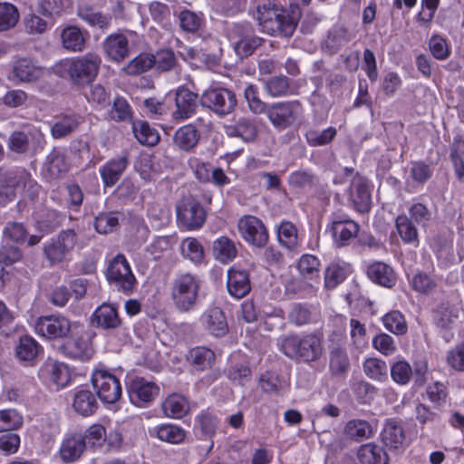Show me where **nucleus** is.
<instances>
[{
    "label": "nucleus",
    "instance_id": "1",
    "mask_svg": "<svg viewBox=\"0 0 464 464\" xmlns=\"http://www.w3.org/2000/svg\"><path fill=\"white\" fill-rule=\"evenodd\" d=\"M199 282L190 273L177 276L171 282L170 296L177 310L181 313L190 311L198 298Z\"/></svg>",
    "mask_w": 464,
    "mask_h": 464
},
{
    "label": "nucleus",
    "instance_id": "2",
    "mask_svg": "<svg viewBox=\"0 0 464 464\" xmlns=\"http://www.w3.org/2000/svg\"><path fill=\"white\" fill-rule=\"evenodd\" d=\"M281 351L291 359H300L309 362L317 360L322 354L321 340L314 334L304 337L289 335L281 343Z\"/></svg>",
    "mask_w": 464,
    "mask_h": 464
},
{
    "label": "nucleus",
    "instance_id": "3",
    "mask_svg": "<svg viewBox=\"0 0 464 464\" xmlns=\"http://www.w3.org/2000/svg\"><path fill=\"white\" fill-rule=\"evenodd\" d=\"M101 63L99 55L89 53L68 61L64 68L74 84L85 85L96 78Z\"/></svg>",
    "mask_w": 464,
    "mask_h": 464
},
{
    "label": "nucleus",
    "instance_id": "4",
    "mask_svg": "<svg viewBox=\"0 0 464 464\" xmlns=\"http://www.w3.org/2000/svg\"><path fill=\"white\" fill-rule=\"evenodd\" d=\"M176 213L179 225L188 230L198 229L206 221L204 208L191 195L184 196L177 202Z\"/></svg>",
    "mask_w": 464,
    "mask_h": 464
},
{
    "label": "nucleus",
    "instance_id": "5",
    "mask_svg": "<svg viewBox=\"0 0 464 464\" xmlns=\"http://www.w3.org/2000/svg\"><path fill=\"white\" fill-rule=\"evenodd\" d=\"M199 102L218 116L230 114L237 104L236 94L231 90L218 87L206 90Z\"/></svg>",
    "mask_w": 464,
    "mask_h": 464
},
{
    "label": "nucleus",
    "instance_id": "6",
    "mask_svg": "<svg viewBox=\"0 0 464 464\" xmlns=\"http://www.w3.org/2000/svg\"><path fill=\"white\" fill-rule=\"evenodd\" d=\"M73 323L63 315H49L39 317L34 325L37 334L47 340L62 341L70 337Z\"/></svg>",
    "mask_w": 464,
    "mask_h": 464
},
{
    "label": "nucleus",
    "instance_id": "7",
    "mask_svg": "<svg viewBox=\"0 0 464 464\" xmlns=\"http://www.w3.org/2000/svg\"><path fill=\"white\" fill-rule=\"evenodd\" d=\"M107 280L119 291L126 294L132 292L136 278L130 266L123 255H117L110 263L107 272Z\"/></svg>",
    "mask_w": 464,
    "mask_h": 464
},
{
    "label": "nucleus",
    "instance_id": "8",
    "mask_svg": "<svg viewBox=\"0 0 464 464\" xmlns=\"http://www.w3.org/2000/svg\"><path fill=\"white\" fill-rule=\"evenodd\" d=\"M301 111L302 106L299 102H281L269 105L266 115L274 127L285 130L297 121Z\"/></svg>",
    "mask_w": 464,
    "mask_h": 464
},
{
    "label": "nucleus",
    "instance_id": "9",
    "mask_svg": "<svg viewBox=\"0 0 464 464\" xmlns=\"http://www.w3.org/2000/svg\"><path fill=\"white\" fill-rule=\"evenodd\" d=\"M76 243L77 235L73 229L63 230L56 238L44 245V255L52 265L59 264L74 248Z\"/></svg>",
    "mask_w": 464,
    "mask_h": 464
},
{
    "label": "nucleus",
    "instance_id": "10",
    "mask_svg": "<svg viewBox=\"0 0 464 464\" xmlns=\"http://www.w3.org/2000/svg\"><path fill=\"white\" fill-rule=\"evenodd\" d=\"M92 383L101 401L105 403H114L121 396L119 379L107 371H95L92 377Z\"/></svg>",
    "mask_w": 464,
    "mask_h": 464
},
{
    "label": "nucleus",
    "instance_id": "11",
    "mask_svg": "<svg viewBox=\"0 0 464 464\" xmlns=\"http://www.w3.org/2000/svg\"><path fill=\"white\" fill-rule=\"evenodd\" d=\"M28 179V171L24 168L0 169V204L5 205L16 198L22 189V183Z\"/></svg>",
    "mask_w": 464,
    "mask_h": 464
},
{
    "label": "nucleus",
    "instance_id": "12",
    "mask_svg": "<svg viewBox=\"0 0 464 464\" xmlns=\"http://www.w3.org/2000/svg\"><path fill=\"white\" fill-rule=\"evenodd\" d=\"M238 231L248 244L264 247L268 241V233L264 223L256 217L245 216L238 220Z\"/></svg>",
    "mask_w": 464,
    "mask_h": 464
},
{
    "label": "nucleus",
    "instance_id": "13",
    "mask_svg": "<svg viewBox=\"0 0 464 464\" xmlns=\"http://www.w3.org/2000/svg\"><path fill=\"white\" fill-rule=\"evenodd\" d=\"M198 95L186 87H179L175 94V111L172 118L175 121H184L196 114L198 108Z\"/></svg>",
    "mask_w": 464,
    "mask_h": 464
},
{
    "label": "nucleus",
    "instance_id": "14",
    "mask_svg": "<svg viewBox=\"0 0 464 464\" xmlns=\"http://www.w3.org/2000/svg\"><path fill=\"white\" fill-rule=\"evenodd\" d=\"M301 13L298 7H292L291 12L280 8V10L271 17L275 22L274 29L265 30L264 32L271 35H280L290 37L295 31Z\"/></svg>",
    "mask_w": 464,
    "mask_h": 464
},
{
    "label": "nucleus",
    "instance_id": "15",
    "mask_svg": "<svg viewBox=\"0 0 464 464\" xmlns=\"http://www.w3.org/2000/svg\"><path fill=\"white\" fill-rule=\"evenodd\" d=\"M330 231L337 246H347L359 232V225L353 220L334 215L331 223Z\"/></svg>",
    "mask_w": 464,
    "mask_h": 464
},
{
    "label": "nucleus",
    "instance_id": "16",
    "mask_svg": "<svg viewBox=\"0 0 464 464\" xmlns=\"http://www.w3.org/2000/svg\"><path fill=\"white\" fill-rule=\"evenodd\" d=\"M350 198L354 208L360 213H366L371 208L372 198L368 181L359 174H355L350 187Z\"/></svg>",
    "mask_w": 464,
    "mask_h": 464
},
{
    "label": "nucleus",
    "instance_id": "17",
    "mask_svg": "<svg viewBox=\"0 0 464 464\" xmlns=\"http://www.w3.org/2000/svg\"><path fill=\"white\" fill-rule=\"evenodd\" d=\"M59 349L66 356L82 361H87L92 355L90 341L82 336L73 337L72 334L62 343Z\"/></svg>",
    "mask_w": 464,
    "mask_h": 464
},
{
    "label": "nucleus",
    "instance_id": "18",
    "mask_svg": "<svg viewBox=\"0 0 464 464\" xmlns=\"http://www.w3.org/2000/svg\"><path fill=\"white\" fill-rule=\"evenodd\" d=\"M158 386L144 379L133 380L129 387L130 401L136 406H142L143 403L151 401L158 395Z\"/></svg>",
    "mask_w": 464,
    "mask_h": 464
},
{
    "label": "nucleus",
    "instance_id": "19",
    "mask_svg": "<svg viewBox=\"0 0 464 464\" xmlns=\"http://www.w3.org/2000/svg\"><path fill=\"white\" fill-rule=\"evenodd\" d=\"M91 321L93 325L105 330L115 329L121 324L117 309L112 304L106 303L94 311Z\"/></svg>",
    "mask_w": 464,
    "mask_h": 464
},
{
    "label": "nucleus",
    "instance_id": "20",
    "mask_svg": "<svg viewBox=\"0 0 464 464\" xmlns=\"http://www.w3.org/2000/svg\"><path fill=\"white\" fill-rule=\"evenodd\" d=\"M82 123L78 114H61L55 117L51 127V134L54 139H63L75 132Z\"/></svg>",
    "mask_w": 464,
    "mask_h": 464
},
{
    "label": "nucleus",
    "instance_id": "21",
    "mask_svg": "<svg viewBox=\"0 0 464 464\" xmlns=\"http://www.w3.org/2000/svg\"><path fill=\"white\" fill-rule=\"evenodd\" d=\"M103 49L107 56L114 62H121L130 53L128 39L122 34L108 36L104 41Z\"/></svg>",
    "mask_w": 464,
    "mask_h": 464
},
{
    "label": "nucleus",
    "instance_id": "22",
    "mask_svg": "<svg viewBox=\"0 0 464 464\" xmlns=\"http://www.w3.org/2000/svg\"><path fill=\"white\" fill-rule=\"evenodd\" d=\"M227 286L232 296L238 299L244 297L251 289L248 273L231 268L227 273Z\"/></svg>",
    "mask_w": 464,
    "mask_h": 464
},
{
    "label": "nucleus",
    "instance_id": "23",
    "mask_svg": "<svg viewBox=\"0 0 464 464\" xmlns=\"http://www.w3.org/2000/svg\"><path fill=\"white\" fill-rule=\"evenodd\" d=\"M202 320L208 331L217 336L222 337L228 332V325L224 312L218 307L209 308L205 312Z\"/></svg>",
    "mask_w": 464,
    "mask_h": 464
},
{
    "label": "nucleus",
    "instance_id": "24",
    "mask_svg": "<svg viewBox=\"0 0 464 464\" xmlns=\"http://www.w3.org/2000/svg\"><path fill=\"white\" fill-rule=\"evenodd\" d=\"M40 372L43 377L50 379L58 387H64L70 381L68 367L52 359L45 361Z\"/></svg>",
    "mask_w": 464,
    "mask_h": 464
},
{
    "label": "nucleus",
    "instance_id": "25",
    "mask_svg": "<svg viewBox=\"0 0 464 464\" xmlns=\"http://www.w3.org/2000/svg\"><path fill=\"white\" fill-rule=\"evenodd\" d=\"M128 164L129 157L127 154H123L120 158L113 159L107 162L101 169V176L105 186H114L121 179Z\"/></svg>",
    "mask_w": 464,
    "mask_h": 464
},
{
    "label": "nucleus",
    "instance_id": "26",
    "mask_svg": "<svg viewBox=\"0 0 464 464\" xmlns=\"http://www.w3.org/2000/svg\"><path fill=\"white\" fill-rule=\"evenodd\" d=\"M383 445L390 450H399L403 448L405 435L402 427L394 420L386 422L382 434Z\"/></svg>",
    "mask_w": 464,
    "mask_h": 464
},
{
    "label": "nucleus",
    "instance_id": "27",
    "mask_svg": "<svg viewBox=\"0 0 464 464\" xmlns=\"http://www.w3.org/2000/svg\"><path fill=\"white\" fill-rule=\"evenodd\" d=\"M200 139L199 131L192 124H187L179 127L174 135V144L181 150L190 151L193 150Z\"/></svg>",
    "mask_w": 464,
    "mask_h": 464
},
{
    "label": "nucleus",
    "instance_id": "28",
    "mask_svg": "<svg viewBox=\"0 0 464 464\" xmlns=\"http://www.w3.org/2000/svg\"><path fill=\"white\" fill-rule=\"evenodd\" d=\"M361 464H388L389 457L386 451L375 443L362 445L357 452Z\"/></svg>",
    "mask_w": 464,
    "mask_h": 464
},
{
    "label": "nucleus",
    "instance_id": "29",
    "mask_svg": "<svg viewBox=\"0 0 464 464\" xmlns=\"http://www.w3.org/2000/svg\"><path fill=\"white\" fill-rule=\"evenodd\" d=\"M77 14L91 26L98 27L102 30L110 26L111 20L110 14H104L87 4L78 5Z\"/></svg>",
    "mask_w": 464,
    "mask_h": 464
},
{
    "label": "nucleus",
    "instance_id": "30",
    "mask_svg": "<svg viewBox=\"0 0 464 464\" xmlns=\"http://www.w3.org/2000/svg\"><path fill=\"white\" fill-rule=\"evenodd\" d=\"M13 71L14 76L23 82H34L43 74V69L28 58L15 61Z\"/></svg>",
    "mask_w": 464,
    "mask_h": 464
},
{
    "label": "nucleus",
    "instance_id": "31",
    "mask_svg": "<svg viewBox=\"0 0 464 464\" xmlns=\"http://www.w3.org/2000/svg\"><path fill=\"white\" fill-rule=\"evenodd\" d=\"M72 407L82 416H90L98 409L95 395L88 390H79L74 393Z\"/></svg>",
    "mask_w": 464,
    "mask_h": 464
},
{
    "label": "nucleus",
    "instance_id": "32",
    "mask_svg": "<svg viewBox=\"0 0 464 464\" xmlns=\"http://www.w3.org/2000/svg\"><path fill=\"white\" fill-rule=\"evenodd\" d=\"M367 274L370 279L385 287H392L396 282L393 269L382 262L371 265L368 267Z\"/></svg>",
    "mask_w": 464,
    "mask_h": 464
},
{
    "label": "nucleus",
    "instance_id": "33",
    "mask_svg": "<svg viewBox=\"0 0 464 464\" xmlns=\"http://www.w3.org/2000/svg\"><path fill=\"white\" fill-rule=\"evenodd\" d=\"M86 446L84 438L81 435H74L63 440L60 455L64 462H72L79 459Z\"/></svg>",
    "mask_w": 464,
    "mask_h": 464
},
{
    "label": "nucleus",
    "instance_id": "34",
    "mask_svg": "<svg viewBox=\"0 0 464 464\" xmlns=\"http://www.w3.org/2000/svg\"><path fill=\"white\" fill-rule=\"evenodd\" d=\"M132 130L135 138L142 145L153 147L157 145L160 140L158 130L145 121H134L132 123Z\"/></svg>",
    "mask_w": 464,
    "mask_h": 464
},
{
    "label": "nucleus",
    "instance_id": "35",
    "mask_svg": "<svg viewBox=\"0 0 464 464\" xmlns=\"http://www.w3.org/2000/svg\"><path fill=\"white\" fill-rule=\"evenodd\" d=\"M227 133L230 137H239L246 141H251L256 139L257 129L251 120L242 117L227 127Z\"/></svg>",
    "mask_w": 464,
    "mask_h": 464
},
{
    "label": "nucleus",
    "instance_id": "36",
    "mask_svg": "<svg viewBox=\"0 0 464 464\" xmlns=\"http://www.w3.org/2000/svg\"><path fill=\"white\" fill-rule=\"evenodd\" d=\"M459 310L456 305L450 303H441L433 311V319L437 326L448 329L459 317Z\"/></svg>",
    "mask_w": 464,
    "mask_h": 464
},
{
    "label": "nucleus",
    "instance_id": "37",
    "mask_svg": "<svg viewBox=\"0 0 464 464\" xmlns=\"http://www.w3.org/2000/svg\"><path fill=\"white\" fill-rule=\"evenodd\" d=\"M162 410L166 416L179 419L188 411V404L185 397L172 394L163 401Z\"/></svg>",
    "mask_w": 464,
    "mask_h": 464
},
{
    "label": "nucleus",
    "instance_id": "38",
    "mask_svg": "<svg viewBox=\"0 0 464 464\" xmlns=\"http://www.w3.org/2000/svg\"><path fill=\"white\" fill-rule=\"evenodd\" d=\"M63 45L67 50L81 52L85 45V37L77 26H68L62 32Z\"/></svg>",
    "mask_w": 464,
    "mask_h": 464
},
{
    "label": "nucleus",
    "instance_id": "39",
    "mask_svg": "<svg viewBox=\"0 0 464 464\" xmlns=\"http://www.w3.org/2000/svg\"><path fill=\"white\" fill-rule=\"evenodd\" d=\"M40 348L34 339L27 335L23 336L16 347V356L20 361L33 362L38 355Z\"/></svg>",
    "mask_w": 464,
    "mask_h": 464
},
{
    "label": "nucleus",
    "instance_id": "40",
    "mask_svg": "<svg viewBox=\"0 0 464 464\" xmlns=\"http://www.w3.org/2000/svg\"><path fill=\"white\" fill-rule=\"evenodd\" d=\"M188 360L195 368L203 371L212 366L215 353L207 347H196L189 352Z\"/></svg>",
    "mask_w": 464,
    "mask_h": 464
},
{
    "label": "nucleus",
    "instance_id": "41",
    "mask_svg": "<svg viewBox=\"0 0 464 464\" xmlns=\"http://www.w3.org/2000/svg\"><path fill=\"white\" fill-rule=\"evenodd\" d=\"M344 433L348 438L359 441L370 438L372 428L366 420H353L345 425Z\"/></svg>",
    "mask_w": 464,
    "mask_h": 464
},
{
    "label": "nucleus",
    "instance_id": "42",
    "mask_svg": "<svg viewBox=\"0 0 464 464\" xmlns=\"http://www.w3.org/2000/svg\"><path fill=\"white\" fill-rule=\"evenodd\" d=\"M19 12L15 5L10 3H0V32L14 28L19 21Z\"/></svg>",
    "mask_w": 464,
    "mask_h": 464
},
{
    "label": "nucleus",
    "instance_id": "43",
    "mask_svg": "<svg viewBox=\"0 0 464 464\" xmlns=\"http://www.w3.org/2000/svg\"><path fill=\"white\" fill-rule=\"evenodd\" d=\"M118 212H102L94 221V227L100 234H109L113 232L119 227Z\"/></svg>",
    "mask_w": 464,
    "mask_h": 464
},
{
    "label": "nucleus",
    "instance_id": "44",
    "mask_svg": "<svg viewBox=\"0 0 464 464\" xmlns=\"http://www.w3.org/2000/svg\"><path fill=\"white\" fill-rule=\"evenodd\" d=\"M263 39L256 35L246 34L234 44V49L240 58H245L261 45Z\"/></svg>",
    "mask_w": 464,
    "mask_h": 464
},
{
    "label": "nucleus",
    "instance_id": "45",
    "mask_svg": "<svg viewBox=\"0 0 464 464\" xmlns=\"http://www.w3.org/2000/svg\"><path fill=\"white\" fill-rule=\"evenodd\" d=\"M363 371L365 374L377 381H384L387 379L388 366L385 362L377 358H369L363 363Z\"/></svg>",
    "mask_w": 464,
    "mask_h": 464
},
{
    "label": "nucleus",
    "instance_id": "46",
    "mask_svg": "<svg viewBox=\"0 0 464 464\" xmlns=\"http://www.w3.org/2000/svg\"><path fill=\"white\" fill-rule=\"evenodd\" d=\"M277 237L282 246L293 249L297 246V229L291 222H282L277 229Z\"/></svg>",
    "mask_w": 464,
    "mask_h": 464
},
{
    "label": "nucleus",
    "instance_id": "47",
    "mask_svg": "<svg viewBox=\"0 0 464 464\" xmlns=\"http://www.w3.org/2000/svg\"><path fill=\"white\" fill-rule=\"evenodd\" d=\"M382 322L385 328L397 334H404L407 332L408 326L404 316L399 311H392L382 317Z\"/></svg>",
    "mask_w": 464,
    "mask_h": 464
},
{
    "label": "nucleus",
    "instance_id": "48",
    "mask_svg": "<svg viewBox=\"0 0 464 464\" xmlns=\"http://www.w3.org/2000/svg\"><path fill=\"white\" fill-rule=\"evenodd\" d=\"M182 255L194 263H200L204 257V249L201 244L193 237L184 239L180 246Z\"/></svg>",
    "mask_w": 464,
    "mask_h": 464
},
{
    "label": "nucleus",
    "instance_id": "49",
    "mask_svg": "<svg viewBox=\"0 0 464 464\" xmlns=\"http://www.w3.org/2000/svg\"><path fill=\"white\" fill-rule=\"evenodd\" d=\"M214 253L221 262H227L237 255L234 243L227 237H222L214 242Z\"/></svg>",
    "mask_w": 464,
    "mask_h": 464
},
{
    "label": "nucleus",
    "instance_id": "50",
    "mask_svg": "<svg viewBox=\"0 0 464 464\" xmlns=\"http://www.w3.org/2000/svg\"><path fill=\"white\" fill-rule=\"evenodd\" d=\"M153 54L141 53L132 59L126 66V72L130 75H138L145 72L153 67Z\"/></svg>",
    "mask_w": 464,
    "mask_h": 464
},
{
    "label": "nucleus",
    "instance_id": "51",
    "mask_svg": "<svg viewBox=\"0 0 464 464\" xmlns=\"http://www.w3.org/2000/svg\"><path fill=\"white\" fill-rule=\"evenodd\" d=\"M156 436L162 441L176 444L184 440L185 432L178 426L168 424L158 427Z\"/></svg>",
    "mask_w": 464,
    "mask_h": 464
},
{
    "label": "nucleus",
    "instance_id": "52",
    "mask_svg": "<svg viewBox=\"0 0 464 464\" xmlns=\"http://www.w3.org/2000/svg\"><path fill=\"white\" fill-rule=\"evenodd\" d=\"M346 277L345 268L339 264L333 263L328 266L324 273V285L327 289L335 288Z\"/></svg>",
    "mask_w": 464,
    "mask_h": 464
},
{
    "label": "nucleus",
    "instance_id": "53",
    "mask_svg": "<svg viewBox=\"0 0 464 464\" xmlns=\"http://www.w3.org/2000/svg\"><path fill=\"white\" fill-rule=\"evenodd\" d=\"M397 230L404 242L411 243L418 239V232L411 219L406 216H399L396 218Z\"/></svg>",
    "mask_w": 464,
    "mask_h": 464
},
{
    "label": "nucleus",
    "instance_id": "54",
    "mask_svg": "<svg viewBox=\"0 0 464 464\" xmlns=\"http://www.w3.org/2000/svg\"><path fill=\"white\" fill-rule=\"evenodd\" d=\"M249 110L255 114L266 113L268 106L258 97L257 88L255 85H248L244 92Z\"/></svg>",
    "mask_w": 464,
    "mask_h": 464
},
{
    "label": "nucleus",
    "instance_id": "55",
    "mask_svg": "<svg viewBox=\"0 0 464 464\" xmlns=\"http://www.w3.org/2000/svg\"><path fill=\"white\" fill-rule=\"evenodd\" d=\"M320 262L313 255H304L298 262V270L306 278L318 276Z\"/></svg>",
    "mask_w": 464,
    "mask_h": 464
},
{
    "label": "nucleus",
    "instance_id": "56",
    "mask_svg": "<svg viewBox=\"0 0 464 464\" xmlns=\"http://www.w3.org/2000/svg\"><path fill=\"white\" fill-rule=\"evenodd\" d=\"M391 376L395 382L407 384L412 376L411 367L406 361H399L391 367Z\"/></svg>",
    "mask_w": 464,
    "mask_h": 464
},
{
    "label": "nucleus",
    "instance_id": "57",
    "mask_svg": "<svg viewBox=\"0 0 464 464\" xmlns=\"http://www.w3.org/2000/svg\"><path fill=\"white\" fill-rule=\"evenodd\" d=\"M179 19L180 27L188 33L197 32L202 24L201 17L189 10L181 11L179 14Z\"/></svg>",
    "mask_w": 464,
    "mask_h": 464
},
{
    "label": "nucleus",
    "instance_id": "58",
    "mask_svg": "<svg viewBox=\"0 0 464 464\" xmlns=\"http://www.w3.org/2000/svg\"><path fill=\"white\" fill-rule=\"evenodd\" d=\"M335 135L336 130L330 127L322 131L309 130L306 133V140L311 146H322L332 141Z\"/></svg>",
    "mask_w": 464,
    "mask_h": 464
},
{
    "label": "nucleus",
    "instance_id": "59",
    "mask_svg": "<svg viewBox=\"0 0 464 464\" xmlns=\"http://www.w3.org/2000/svg\"><path fill=\"white\" fill-rule=\"evenodd\" d=\"M110 116L117 121H125L131 119V111L127 101L121 97L115 98Z\"/></svg>",
    "mask_w": 464,
    "mask_h": 464
},
{
    "label": "nucleus",
    "instance_id": "60",
    "mask_svg": "<svg viewBox=\"0 0 464 464\" xmlns=\"http://www.w3.org/2000/svg\"><path fill=\"white\" fill-rule=\"evenodd\" d=\"M153 66L160 72L171 70L176 64L174 53L170 50H161L153 55Z\"/></svg>",
    "mask_w": 464,
    "mask_h": 464
},
{
    "label": "nucleus",
    "instance_id": "61",
    "mask_svg": "<svg viewBox=\"0 0 464 464\" xmlns=\"http://www.w3.org/2000/svg\"><path fill=\"white\" fill-rule=\"evenodd\" d=\"M349 367V360L346 353L340 350L335 349L331 353L330 356V369L334 374H343Z\"/></svg>",
    "mask_w": 464,
    "mask_h": 464
},
{
    "label": "nucleus",
    "instance_id": "62",
    "mask_svg": "<svg viewBox=\"0 0 464 464\" xmlns=\"http://www.w3.org/2000/svg\"><path fill=\"white\" fill-rule=\"evenodd\" d=\"M266 89L273 97L285 95L289 90L288 79L285 76L272 77L266 82Z\"/></svg>",
    "mask_w": 464,
    "mask_h": 464
},
{
    "label": "nucleus",
    "instance_id": "63",
    "mask_svg": "<svg viewBox=\"0 0 464 464\" xmlns=\"http://www.w3.org/2000/svg\"><path fill=\"white\" fill-rule=\"evenodd\" d=\"M251 376V369L245 364L232 365L227 371L228 379L232 382H237L243 386L250 382Z\"/></svg>",
    "mask_w": 464,
    "mask_h": 464
},
{
    "label": "nucleus",
    "instance_id": "64",
    "mask_svg": "<svg viewBox=\"0 0 464 464\" xmlns=\"http://www.w3.org/2000/svg\"><path fill=\"white\" fill-rule=\"evenodd\" d=\"M448 365L457 371L464 372V343L456 345L447 353Z\"/></svg>",
    "mask_w": 464,
    "mask_h": 464
}]
</instances>
